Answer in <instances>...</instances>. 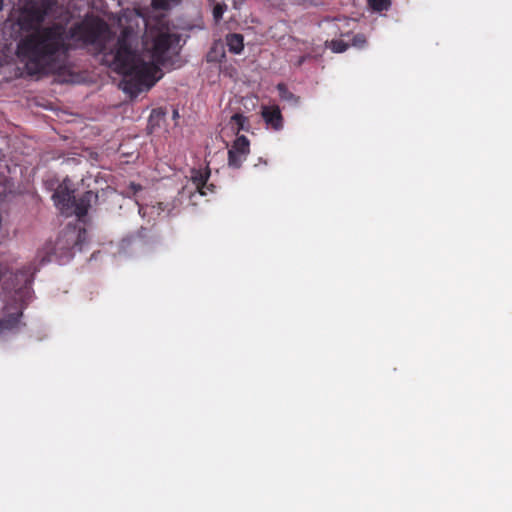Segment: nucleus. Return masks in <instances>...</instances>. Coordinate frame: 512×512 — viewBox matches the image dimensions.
<instances>
[{"label":"nucleus","instance_id":"1","mask_svg":"<svg viewBox=\"0 0 512 512\" xmlns=\"http://www.w3.org/2000/svg\"><path fill=\"white\" fill-rule=\"evenodd\" d=\"M109 32L108 24L94 14H87L69 29L54 23L23 37L17 55L31 76L54 73L63 67L74 45L102 46Z\"/></svg>","mask_w":512,"mask_h":512},{"label":"nucleus","instance_id":"2","mask_svg":"<svg viewBox=\"0 0 512 512\" xmlns=\"http://www.w3.org/2000/svg\"><path fill=\"white\" fill-rule=\"evenodd\" d=\"M180 36L158 28H150L143 36V49L148 56L145 60L135 49L137 34L131 27H125L111 51L112 64L121 81L123 91L135 97L149 90L159 79V65L166 61L167 52L177 45Z\"/></svg>","mask_w":512,"mask_h":512},{"label":"nucleus","instance_id":"3","mask_svg":"<svg viewBox=\"0 0 512 512\" xmlns=\"http://www.w3.org/2000/svg\"><path fill=\"white\" fill-rule=\"evenodd\" d=\"M56 0H30L20 12L18 23L22 30L32 31L42 29L40 25L53 10Z\"/></svg>","mask_w":512,"mask_h":512},{"label":"nucleus","instance_id":"4","mask_svg":"<svg viewBox=\"0 0 512 512\" xmlns=\"http://www.w3.org/2000/svg\"><path fill=\"white\" fill-rule=\"evenodd\" d=\"M36 271V265L34 263H29L17 270L14 274L13 289L20 297L30 294Z\"/></svg>","mask_w":512,"mask_h":512},{"label":"nucleus","instance_id":"5","mask_svg":"<svg viewBox=\"0 0 512 512\" xmlns=\"http://www.w3.org/2000/svg\"><path fill=\"white\" fill-rule=\"evenodd\" d=\"M250 152V142L244 135L238 136L228 150V165L234 169L241 167Z\"/></svg>","mask_w":512,"mask_h":512},{"label":"nucleus","instance_id":"6","mask_svg":"<svg viewBox=\"0 0 512 512\" xmlns=\"http://www.w3.org/2000/svg\"><path fill=\"white\" fill-rule=\"evenodd\" d=\"M74 197V190L69 189L65 184L59 185L53 194L55 206L65 216H71Z\"/></svg>","mask_w":512,"mask_h":512},{"label":"nucleus","instance_id":"7","mask_svg":"<svg viewBox=\"0 0 512 512\" xmlns=\"http://www.w3.org/2000/svg\"><path fill=\"white\" fill-rule=\"evenodd\" d=\"M210 173L208 167L204 170L193 168L190 171V180L195 187V191L201 196H206L208 192L213 193L215 191V185L212 183L208 184Z\"/></svg>","mask_w":512,"mask_h":512},{"label":"nucleus","instance_id":"8","mask_svg":"<svg viewBox=\"0 0 512 512\" xmlns=\"http://www.w3.org/2000/svg\"><path fill=\"white\" fill-rule=\"evenodd\" d=\"M261 116L266 125L275 131L283 128L284 119L278 105H264L261 107Z\"/></svg>","mask_w":512,"mask_h":512},{"label":"nucleus","instance_id":"9","mask_svg":"<svg viewBox=\"0 0 512 512\" xmlns=\"http://www.w3.org/2000/svg\"><path fill=\"white\" fill-rule=\"evenodd\" d=\"M97 195L93 191H86L79 198L74 197V201L72 204L71 216L75 215L79 218L84 217L90 206L93 199H96Z\"/></svg>","mask_w":512,"mask_h":512},{"label":"nucleus","instance_id":"10","mask_svg":"<svg viewBox=\"0 0 512 512\" xmlns=\"http://www.w3.org/2000/svg\"><path fill=\"white\" fill-rule=\"evenodd\" d=\"M226 45L231 53L239 54L244 48V38L238 33L228 34L226 36Z\"/></svg>","mask_w":512,"mask_h":512},{"label":"nucleus","instance_id":"11","mask_svg":"<svg viewBox=\"0 0 512 512\" xmlns=\"http://www.w3.org/2000/svg\"><path fill=\"white\" fill-rule=\"evenodd\" d=\"M22 312L10 314L0 319V331L13 330L18 327Z\"/></svg>","mask_w":512,"mask_h":512},{"label":"nucleus","instance_id":"12","mask_svg":"<svg viewBox=\"0 0 512 512\" xmlns=\"http://www.w3.org/2000/svg\"><path fill=\"white\" fill-rule=\"evenodd\" d=\"M279 97L281 100L289 102L293 105H298L300 102V97L293 94L289 91L287 85L285 83H279L276 86Z\"/></svg>","mask_w":512,"mask_h":512},{"label":"nucleus","instance_id":"13","mask_svg":"<svg viewBox=\"0 0 512 512\" xmlns=\"http://www.w3.org/2000/svg\"><path fill=\"white\" fill-rule=\"evenodd\" d=\"M391 4V0H368V5L374 12L388 11L391 7Z\"/></svg>","mask_w":512,"mask_h":512},{"label":"nucleus","instance_id":"14","mask_svg":"<svg viewBox=\"0 0 512 512\" xmlns=\"http://www.w3.org/2000/svg\"><path fill=\"white\" fill-rule=\"evenodd\" d=\"M326 47L331 49L334 53H343L348 49L349 44L343 40L333 39L331 41H326Z\"/></svg>","mask_w":512,"mask_h":512},{"label":"nucleus","instance_id":"15","mask_svg":"<svg viewBox=\"0 0 512 512\" xmlns=\"http://www.w3.org/2000/svg\"><path fill=\"white\" fill-rule=\"evenodd\" d=\"M227 10L225 2H217L213 7V18L216 23H219L223 17L224 12Z\"/></svg>","mask_w":512,"mask_h":512},{"label":"nucleus","instance_id":"16","mask_svg":"<svg viewBox=\"0 0 512 512\" xmlns=\"http://www.w3.org/2000/svg\"><path fill=\"white\" fill-rule=\"evenodd\" d=\"M181 0H152V5L156 9L167 10L171 5H178Z\"/></svg>","mask_w":512,"mask_h":512},{"label":"nucleus","instance_id":"17","mask_svg":"<svg viewBox=\"0 0 512 512\" xmlns=\"http://www.w3.org/2000/svg\"><path fill=\"white\" fill-rule=\"evenodd\" d=\"M351 45L359 49L364 48L367 45V39L365 35L361 33L355 34L352 37Z\"/></svg>","mask_w":512,"mask_h":512},{"label":"nucleus","instance_id":"18","mask_svg":"<svg viewBox=\"0 0 512 512\" xmlns=\"http://www.w3.org/2000/svg\"><path fill=\"white\" fill-rule=\"evenodd\" d=\"M231 120L238 126V129H243L244 123L247 121L246 117L239 113L234 114Z\"/></svg>","mask_w":512,"mask_h":512},{"label":"nucleus","instance_id":"19","mask_svg":"<svg viewBox=\"0 0 512 512\" xmlns=\"http://www.w3.org/2000/svg\"><path fill=\"white\" fill-rule=\"evenodd\" d=\"M306 59H307L306 55L300 56L298 58V60L296 61L295 65L298 66V67L301 66L306 61Z\"/></svg>","mask_w":512,"mask_h":512},{"label":"nucleus","instance_id":"20","mask_svg":"<svg viewBox=\"0 0 512 512\" xmlns=\"http://www.w3.org/2000/svg\"><path fill=\"white\" fill-rule=\"evenodd\" d=\"M243 2H244V0H233V7L235 9H240Z\"/></svg>","mask_w":512,"mask_h":512},{"label":"nucleus","instance_id":"21","mask_svg":"<svg viewBox=\"0 0 512 512\" xmlns=\"http://www.w3.org/2000/svg\"><path fill=\"white\" fill-rule=\"evenodd\" d=\"M131 188L133 189L134 192L141 190V186L134 183L131 184Z\"/></svg>","mask_w":512,"mask_h":512},{"label":"nucleus","instance_id":"22","mask_svg":"<svg viewBox=\"0 0 512 512\" xmlns=\"http://www.w3.org/2000/svg\"><path fill=\"white\" fill-rule=\"evenodd\" d=\"M146 230H147V229L142 228V229L138 232L139 236L143 237V236H144V232H145Z\"/></svg>","mask_w":512,"mask_h":512},{"label":"nucleus","instance_id":"23","mask_svg":"<svg viewBox=\"0 0 512 512\" xmlns=\"http://www.w3.org/2000/svg\"><path fill=\"white\" fill-rule=\"evenodd\" d=\"M177 116H178V111H177V110H174V112H173V117L175 118V117H177Z\"/></svg>","mask_w":512,"mask_h":512}]
</instances>
